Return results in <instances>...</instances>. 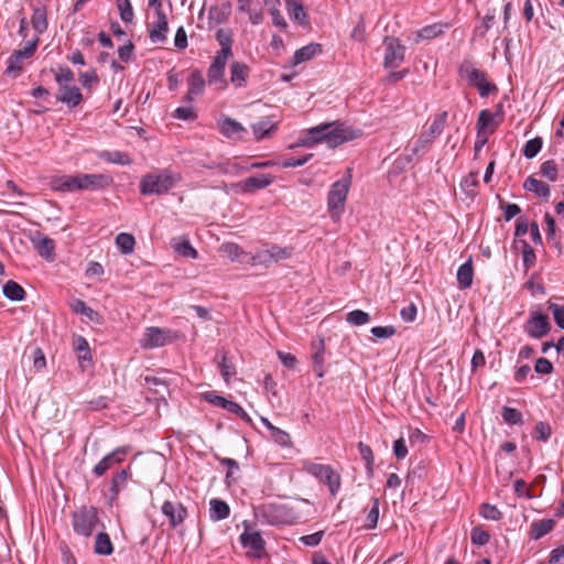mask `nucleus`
I'll list each match as a JSON object with an SVG mask.
<instances>
[{
  "mask_svg": "<svg viewBox=\"0 0 564 564\" xmlns=\"http://www.w3.org/2000/svg\"><path fill=\"white\" fill-rule=\"evenodd\" d=\"M360 134V130H354L345 123L327 122L308 129L306 135L300 140L297 145L311 148L325 142L328 148L334 149L345 142L355 140Z\"/></svg>",
  "mask_w": 564,
  "mask_h": 564,
  "instance_id": "1",
  "label": "nucleus"
},
{
  "mask_svg": "<svg viewBox=\"0 0 564 564\" xmlns=\"http://www.w3.org/2000/svg\"><path fill=\"white\" fill-rule=\"evenodd\" d=\"M181 180L178 174L169 170L158 171L144 175L140 181L142 195H162L171 189Z\"/></svg>",
  "mask_w": 564,
  "mask_h": 564,
  "instance_id": "2",
  "label": "nucleus"
},
{
  "mask_svg": "<svg viewBox=\"0 0 564 564\" xmlns=\"http://www.w3.org/2000/svg\"><path fill=\"white\" fill-rule=\"evenodd\" d=\"M351 169L347 170V175L340 178L339 181L335 182L330 191L328 193L327 197V206L328 212L330 214V217L338 221L340 219V216L344 212L345 203L347 199L348 191L351 183V175H350Z\"/></svg>",
  "mask_w": 564,
  "mask_h": 564,
  "instance_id": "3",
  "label": "nucleus"
},
{
  "mask_svg": "<svg viewBox=\"0 0 564 564\" xmlns=\"http://www.w3.org/2000/svg\"><path fill=\"white\" fill-rule=\"evenodd\" d=\"M459 75L467 79L470 86L478 89L481 97H488L498 90L495 84L487 82L486 73L475 68L470 61H464L458 68Z\"/></svg>",
  "mask_w": 564,
  "mask_h": 564,
  "instance_id": "4",
  "label": "nucleus"
},
{
  "mask_svg": "<svg viewBox=\"0 0 564 564\" xmlns=\"http://www.w3.org/2000/svg\"><path fill=\"white\" fill-rule=\"evenodd\" d=\"M448 118L447 111L440 112L431 123L427 130L423 131L412 148L413 154L425 152L432 145L434 140L443 132Z\"/></svg>",
  "mask_w": 564,
  "mask_h": 564,
  "instance_id": "5",
  "label": "nucleus"
},
{
  "mask_svg": "<svg viewBox=\"0 0 564 564\" xmlns=\"http://www.w3.org/2000/svg\"><path fill=\"white\" fill-rule=\"evenodd\" d=\"M98 521V512L95 507H84L73 513L74 531L86 538L91 535Z\"/></svg>",
  "mask_w": 564,
  "mask_h": 564,
  "instance_id": "6",
  "label": "nucleus"
},
{
  "mask_svg": "<svg viewBox=\"0 0 564 564\" xmlns=\"http://www.w3.org/2000/svg\"><path fill=\"white\" fill-rule=\"evenodd\" d=\"M305 469L321 481L326 484L333 496L336 495L340 487V476L333 470L328 465H322L316 463H310L305 466Z\"/></svg>",
  "mask_w": 564,
  "mask_h": 564,
  "instance_id": "7",
  "label": "nucleus"
},
{
  "mask_svg": "<svg viewBox=\"0 0 564 564\" xmlns=\"http://www.w3.org/2000/svg\"><path fill=\"white\" fill-rule=\"evenodd\" d=\"M386 54L383 65L386 68H397L404 59L405 47L400 40L393 36H387L383 41Z\"/></svg>",
  "mask_w": 564,
  "mask_h": 564,
  "instance_id": "8",
  "label": "nucleus"
},
{
  "mask_svg": "<svg viewBox=\"0 0 564 564\" xmlns=\"http://www.w3.org/2000/svg\"><path fill=\"white\" fill-rule=\"evenodd\" d=\"M274 178L275 177L271 174H258L234 184L232 187L235 191L242 193H253L257 189H262L271 185Z\"/></svg>",
  "mask_w": 564,
  "mask_h": 564,
  "instance_id": "9",
  "label": "nucleus"
},
{
  "mask_svg": "<svg viewBox=\"0 0 564 564\" xmlns=\"http://www.w3.org/2000/svg\"><path fill=\"white\" fill-rule=\"evenodd\" d=\"M37 43L39 37H35L31 42H28L23 50L14 51L8 61L7 73L19 74L22 70V59L29 58L33 55L37 47Z\"/></svg>",
  "mask_w": 564,
  "mask_h": 564,
  "instance_id": "10",
  "label": "nucleus"
},
{
  "mask_svg": "<svg viewBox=\"0 0 564 564\" xmlns=\"http://www.w3.org/2000/svg\"><path fill=\"white\" fill-rule=\"evenodd\" d=\"M77 176L78 189L97 191L108 187L112 178L106 174H79Z\"/></svg>",
  "mask_w": 564,
  "mask_h": 564,
  "instance_id": "11",
  "label": "nucleus"
},
{
  "mask_svg": "<svg viewBox=\"0 0 564 564\" xmlns=\"http://www.w3.org/2000/svg\"><path fill=\"white\" fill-rule=\"evenodd\" d=\"M550 328L551 324L549 317L540 313H532L525 325L527 333L533 338H541L545 336L550 332Z\"/></svg>",
  "mask_w": 564,
  "mask_h": 564,
  "instance_id": "12",
  "label": "nucleus"
},
{
  "mask_svg": "<svg viewBox=\"0 0 564 564\" xmlns=\"http://www.w3.org/2000/svg\"><path fill=\"white\" fill-rule=\"evenodd\" d=\"M162 513L169 518L170 525L176 528L184 522L187 510L181 502L165 501L162 506Z\"/></svg>",
  "mask_w": 564,
  "mask_h": 564,
  "instance_id": "13",
  "label": "nucleus"
},
{
  "mask_svg": "<svg viewBox=\"0 0 564 564\" xmlns=\"http://www.w3.org/2000/svg\"><path fill=\"white\" fill-rule=\"evenodd\" d=\"M170 330L161 329L158 327L147 328L143 338L141 339V346L143 348H155L164 346L170 337Z\"/></svg>",
  "mask_w": 564,
  "mask_h": 564,
  "instance_id": "14",
  "label": "nucleus"
},
{
  "mask_svg": "<svg viewBox=\"0 0 564 564\" xmlns=\"http://www.w3.org/2000/svg\"><path fill=\"white\" fill-rule=\"evenodd\" d=\"M31 241L42 258H45L48 261H53L55 259V242L53 239L36 231L31 238Z\"/></svg>",
  "mask_w": 564,
  "mask_h": 564,
  "instance_id": "15",
  "label": "nucleus"
},
{
  "mask_svg": "<svg viewBox=\"0 0 564 564\" xmlns=\"http://www.w3.org/2000/svg\"><path fill=\"white\" fill-rule=\"evenodd\" d=\"M240 541L243 547L253 551L254 556L261 557V554L264 552L265 541L262 539L260 532L248 531L246 529L245 532L240 535Z\"/></svg>",
  "mask_w": 564,
  "mask_h": 564,
  "instance_id": "16",
  "label": "nucleus"
},
{
  "mask_svg": "<svg viewBox=\"0 0 564 564\" xmlns=\"http://www.w3.org/2000/svg\"><path fill=\"white\" fill-rule=\"evenodd\" d=\"M127 454V449L124 447H119L111 452L110 454L106 455L93 469V473L100 477L102 476L108 469H110L113 465L119 464L122 462L123 456Z\"/></svg>",
  "mask_w": 564,
  "mask_h": 564,
  "instance_id": "17",
  "label": "nucleus"
},
{
  "mask_svg": "<svg viewBox=\"0 0 564 564\" xmlns=\"http://www.w3.org/2000/svg\"><path fill=\"white\" fill-rule=\"evenodd\" d=\"M56 99L66 104L68 107L74 108L82 102L83 95L77 86L67 85L59 87V93L56 96Z\"/></svg>",
  "mask_w": 564,
  "mask_h": 564,
  "instance_id": "18",
  "label": "nucleus"
},
{
  "mask_svg": "<svg viewBox=\"0 0 564 564\" xmlns=\"http://www.w3.org/2000/svg\"><path fill=\"white\" fill-rule=\"evenodd\" d=\"M188 91L186 94L185 99L187 101H193L195 97L203 94L205 88V80L203 77V73L198 69L192 72L187 79Z\"/></svg>",
  "mask_w": 564,
  "mask_h": 564,
  "instance_id": "19",
  "label": "nucleus"
},
{
  "mask_svg": "<svg viewBox=\"0 0 564 564\" xmlns=\"http://www.w3.org/2000/svg\"><path fill=\"white\" fill-rule=\"evenodd\" d=\"M285 2L290 18L303 26L308 25V15L303 8L302 0H285Z\"/></svg>",
  "mask_w": 564,
  "mask_h": 564,
  "instance_id": "20",
  "label": "nucleus"
},
{
  "mask_svg": "<svg viewBox=\"0 0 564 564\" xmlns=\"http://www.w3.org/2000/svg\"><path fill=\"white\" fill-rule=\"evenodd\" d=\"M169 25H167V19L166 15L161 11L158 10V20L153 24V28L150 31V39L153 43H159L165 41L166 36L165 33L167 32Z\"/></svg>",
  "mask_w": 564,
  "mask_h": 564,
  "instance_id": "21",
  "label": "nucleus"
},
{
  "mask_svg": "<svg viewBox=\"0 0 564 564\" xmlns=\"http://www.w3.org/2000/svg\"><path fill=\"white\" fill-rule=\"evenodd\" d=\"M322 53V45L318 43H311L308 45H305L297 51H295L293 55V64L299 65L301 63H304L306 61L312 59L316 55Z\"/></svg>",
  "mask_w": 564,
  "mask_h": 564,
  "instance_id": "22",
  "label": "nucleus"
},
{
  "mask_svg": "<svg viewBox=\"0 0 564 564\" xmlns=\"http://www.w3.org/2000/svg\"><path fill=\"white\" fill-rule=\"evenodd\" d=\"M249 67L245 63L234 62L230 66V80L236 87H242L249 76Z\"/></svg>",
  "mask_w": 564,
  "mask_h": 564,
  "instance_id": "23",
  "label": "nucleus"
},
{
  "mask_svg": "<svg viewBox=\"0 0 564 564\" xmlns=\"http://www.w3.org/2000/svg\"><path fill=\"white\" fill-rule=\"evenodd\" d=\"M555 525V521L553 519H543L540 521H534L530 525V536L532 540H539L542 536L550 533Z\"/></svg>",
  "mask_w": 564,
  "mask_h": 564,
  "instance_id": "24",
  "label": "nucleus"
},
{
  "mask_svg": "<svg viewBox=\"0 0 564 564\" xmlns=\"http://www.w3.org/2000/svg\"><path fill=\"white\" fill-rule=\"evenodd\" d=\"M314 352L312 355L313 369L318 378L324 377V354L325 345L324 340H319L318 344H313Z\"/></svg>",
  "mask_w": 564,
  "mask_h": 564,
  "instance_id": "25",
  "label": "nucleus"
},
{
  "mask_svg": "<svg viewBox=\"0 0 564 564\" xmlns=\"http://www.w3.org/2000/svg\"><path fill=\"white\" fill-rule=\"evenodd\" d=\"M474 276V269L471 259L463 263L457 270V281L459 289L465 290L471 286Z\"/></svg>",
  "mask_w": 564,
  "mask_h": 564,
  "instance_id": "26",
  "label": "nucleus"
},
{
  "mask_svg": "<svg viewBox=\"0 0 564 564\" xmlns=\"http://www.w3.org/2000/svg\"><path fill=\"white\" fill-rule=\"evenodd\" d=\"M523 188L529 192H533L539 197H543V198H547L550 196V192H551L550 186L546 183L539 181L533 176H529L524 181Z\"/></svg>",
  "mask_w": 564,
  "mask_h": 564,
  "instance_id": "27",
  "label": "nucleus"
},
{
  "mask_svg": "<svg viewBox=\"0 0 564 564\" xmlns=\"http://www.w3.org/2000/svg\"><path fill=\"white\" fill-rule=\"evenodd\" d=\"M209 505V517L212 520L219 521L229 517L230 508L225 501L212 499Z\"/></svg>",
  "mask_w": 564,
  "mask_h": 564,
  "instance_id": "28",
  "label": "nucleus"
},
{
  "mask_svg": "<svg viewBox=\"0 0 564 564\" xmlns=\"http://www.w3.org/2000/svg\"><path fill=\"white\" fill-rule=\"evenodd\" d=\"M2 291H3V295L8 300L13 301V302H20L25 296L24 289L19 283H17L15 281H12V280L8 281L3 285Z\"/></svg>",
  "mask_w": 564,
  "mask_h": 564,
  "instance_id": "29",
  "label": "nucleus"
},
{
  "mask_svg": "<svg viewBox=\"0 0 564 564\" xmlns=\"http://www.w3.org/2000/svg\"><path fill=\"white\" fill-rule=\"evenodd\" d=\"M94 551L99 555H110L113 552L110 536L107 533L100 532L96 535Z\"/></svg>",
  "mask_w": 564,
  "mask_h": 564,
  "instance_id": "30",
  "label": "nucleus"
},
{
  "mask_svg": "<svg viewBox=\"0 0 564 564\" xmlns=\"http://www.w3.org/2000/svg\"><path fill=\"white\" fill-rule=\"evenodd\" d=\"M99 158L109 163L129 165L132 163V159L124 152L121 151H102L99 153Z\"/></svg>",
  "mask_w": 564,
  "mask_h": 564,
  "instance_id": "31",
  "label": "nucleus"
},
{
  "mask_svg": "<svg viewBox=\"0 0 564 564\" xmlns=\"http://www.w3.org/2000/svg\"><path fill=\"white\" fill-rule=\"evenodd\" d=\"M494 121H495V115L494 113H491L487 109L481 110L479 112L478 120H477V131L487 132L488 135H489L496 129V126L494 124Z\"/></svg>",
  "mask_w": 564,
  "mask_h": 564,
  "instance_id": "32",
  "label": "nucleus"
},
{
  "mask_svg": "<svg viewBox=\"0 0 564 564\" xmlns=\"http://www.w3.org/2000/svg\"><path fill=\"white\" fill-rule=\"evenodd\" d=\"M77 183H78V181H77L76 175L75 176L64 175V176L55 178L52 182V187L55 191L73 192V191L78 189Z\"/></svg>",
  "mask_w": 564,
  "mask_h": 564,
  "instance_id": "33",
  "label": "nucleus"
},
{
  "mask_svg": "<svg viewBox=\"0 0 564 564\" xmlns=\"http://www.w3.org/2000/svg\"><path fill=\"white\" fill-rule=\"evenodd\" d=\"M272 165H274V163L272 161L254 162L249 167L240 166L237 163H227L225 165H221L220 169H221V172H224V173L239 174L243 171H248L249 169H265V167H269Z\"/></svg>",
  "mask_w": 564,
  "mask_h": 564,
  "instance_id": "34",
  "label": "nucleus"
},
{
  "mask_svg": "<svg viewBox=\"0 0 564 564\" xmlns=\"http://www.w3.org/2000/svg\"><path fill=\"white\" fill-rule=\"evenodd\" d=\"M70 307L75 313L86 316L91 322L98 323L100 319L99 314L91 307L87 306L86 303L80 299L73 300Z\"/></svg>",
  "mask_w": 564,
  "mask_h": 564,
  "instance_id": "35",
  "label": "nucleus"
},
{
  "mask_svg": "<svg viewBox=\"0 0 564 564\" xmlns=\"http://www.w3.org/2000/svg\"><path fill=\"white\" fill-rule=\"evenodd\" d=\"M275 128V123H273L269 118H264L252 126V131L256 139L261 140L269 137Z\"/></svg>",
  "mask_w": 564,
  "mask_h": 564,
  "instance_id": "36",
  "label": "nucleus"
},
{
  "mask_svg": "<svg viewBox=\"0 0 564 564\" xmlns=\"http://www.w3.org/2000/svg\"><path fill=\"white\" fill-rule=\"evenodd\" d=\"M245 128L238 121L226 118L220 122V132L227 137L232 138L238 133L245 132Z\"/></svg>",
  "mask_w": 564,
  "mask_h": 564,
  "instance_id": "37",
  "label": "nucleus"
},
{
  "mask_svg": "<svg viewBox=\"0 0 564 564\" xmlns=\"http://www.w3.org/2000/svg\"><path fill=\"white\" fill-rule=\"evenodd\" d=\"M33 29L37 33H43L47 29L46 11L44 8H35L31 18Z\"/></svg>",
  "mask_w": 564,
  "mask_h": 564,
  "instance_id": "38",
  "label": "nucleus"
},
{
  "mask_svg": "<svg viewBox=\"0 0 564 564\" xmlns=\"http://www.w3.org/2000/svg\"><path fill=\"white\" fill-rule=\"evenodd\" d=\"M116 243L123 254H130L134 250L135 239L131 234L121 232L117 235Z\"/></svg>",
  "mask_w": 564,
  "mask_h": 564,
  "instance_id": "39",
  "label": "nucleus"
},
{
  "mask_svg": "<svg viewBox=\"0 0 564 564\" xmlns=\"http://www.w3.org/2000/svg\"><path fill=\"white\" fill-rule=\"evenodd\" d=\"M248 262L251 265H263L269 267L270 264L274 263L272 259V254L270 252V248L258 250L256 253H253Z\"/></svg>",
  "mask_w": 564,
  "mask_h": 564,
  "instance_id": "40",
  "label": "nucleus"
},
{
  "mask_svg": "<svg viewBox=\"0 0 564 564\" xmlns=\"http://www.w3.org/2000/svg\"><path fill=\"white\" fill-rule=\"evenodd\" d=\"M478 173L470 172L460 183L462 189L469 196L474 197L477 194L476 187L478 186Z\"/></svg>",
  "mask_w": 564,
  "mask_h": 564,
  "instance_id": "41",
  "label": "nucleus"
},
{
  "mask_svg": "<svg viewBox=\"0 0 564 564\" xmlns=\"http://www.w3.org/2000/svg\"><path fill=\"white\" fill-rule=\"evenodd\" d=\"M358 449H359L361 458L366 462L368 475L372 476L373 462H375L372 449L370 448V446H368L367 444H365L362 442L358 443Z\"/></svg>",
  "mask_w": 564,
  "mask_h": 564,
  "instance_id": "42",
  "label": "nucleus"
},
{
  "mask_svg": "<svg viewBox=\"0 0 564 564\" xmlns=\"http://www.w3.org/2000/svg\"><path fill=\"white\" fill-rule=\"evenodd\" d=\"M501 414L508 424L521 425L523 423L522 413L518 409L503 406Z\"/></svg>",
  "mask_w": 564,
  "mask_h": 564,
  "instance_id": "43",
  "label": "nucleus"
},
{
  "mask_svg": "<svg viewBox=\"0 0 564 564\" xmlns=\"http://www.w3.org/2000/svg\"><path fill=\"white\" fill-rule=\"evenodd\" d=\"M128 478L129 473L126 469H122L113 476L110 487L113 497H117L121 488L126 486Z\"/></svg>",
  "mask_w": 564,
  "mask_h": 564,
  "instance_id": "44",
  "label": "nucleus"
},
{
  "mask_svg": "<svg viewBox=\"0 0 564 564\" xmlns=\"http://www.w3.org/2000/svg\"><path fill=\"white\" fill-rule=\"evenodd\" d=\"M543 144L542 138L535 137L524 144L523 155L527 159H533L541 150Z\"/></svg>",
  "mask_w": 564,
  "mask_h": 564,
  "instance_id": "45",
  "label": "nucleus"
},
{
  "mask_svg": "<svg viewBox=\"0 0 564 564\" xmlns=\"http://www.w3.org/2000/svg\"><path fill=\"white\" fill-rule=\"evenodd\" d=\"M346 321L351 325L361 326L370 321V315L361 310H355L347 314Z\"/></svg>",
  "mask_w": 564,
  "mask_h": 564,
  "instance_id": "46",
  "label": "nucleus"
},
{
  "mask_svg": "<svg viewBox=\"0 0 564 564\" xmlns=\"http://www.w3.org/2000/svg\"><path fill=\"white\" fill-rule=\"evenodd\" d=\"M270 435L274 443L282 447H292L293 445L290 434L279 427L273 429Z\"/></svg>",
  "mask_w": 564,
  "mask_h": 564,
  "instance_id": "47",
  "label": "nucleus"
},
{
  "mask_svg": "<svg viewBox=\"0 0 564 564\" xmlns=\"http://www.w3.org/2000/svg\"><path fill=\"white\" fill-rule=\"evenodd\" d=\"M540 173L550 182H555L557 178V167L553 160L545 161L541 164Z\"/></svg>",
  "mask_w": 564,
  "mask_h": 564,
  "instance_id": "48",
  "label": "nucleus"
},
{
  "mask_svg": "<svg viewBox=\"0 0 564 564\" xmlns=\"http://www.w3.org/2000/svg\"><path fill=\"white\" fill-rule=\"evenodd\" d=\"M55 80L59 87L70 85L74 80V73L68 67H59L55 73Z\"/></svg>",
  "mask_w": 564,
  "mask_h": 564,
  "instance_id": "49",
  "label": "nucleus"
},
{
  "mask_svg": "<svg viewBox=\"0 0 564 564\" xmlns=\"http://www.w3.org/2000/svg\"><path fill=\"white\" fill-rule=\"evenodd\" d=\"M216 39L221 46L220 50L231 51L232 33L229 29H219L216 33Z\"/></svg>",
  "mask_w": 564,
  "mask_h": 564,
  "instance_id": "50",
  "label": "nucleus"
},
{
  "mask_svg": "<svg viewBox=\"0 0 564 564\" xmlns=\"http://www.w3.org/2000/svg\"><path fill=\"white\" fill-rule=\"evenodd\" d=\"M521 242L523 245V251H522L523 265H524L525 270H529L530 268L534 267V264H535V261H536L535 252L525 240H522Z\"/></svg>",
  "mask_w": 564,
  "mask_h": 564,
  "instance_id": "51",
  "label": "nucleus"
},
{
  "mask_svg": "<svg viewBox=\"0 0 564 564\" xmlns=\"http://www.w3.org/2000/svg\"><path fill=\"white\" fill-rule=\"evenodd\" d=\"M552 434V429L549 423L540 421L534 427V437L538 441L546 442Z\"/></svg>",
  "mask_w": 564,
  "mask_h": 564,
  "instance_id": "52",
  "label": "nucleus"
},
{
  "mask_svg": "<svg viewBox=\"0 0 564 564\" xmlns=\"http://www.w3.org/2000/svg\"><path fill=\"white\" fill-rule=\"evenodd\" d=\"M117 7L120 18L123 22H131L133 19V9L129 0H117Z\"/></svg>",
  "mask_w": 564,
  "mask_h": 564,
  "instance_id": "53",
  "label": "nucleus"
},
{
  "mask_svg": "<svg viewBox=\"0 0 564 564\" xmlns=\"http://www.w3.org/2000/svg\"><path fill=\"white\" fill-rule=\"evenodd\" d=\"M480 514L487 520L498 521L502 518V512L494 505L484 503Z\"/></svg>",
  "mask_w": 564,
  "mask_h": 564,
  "instance_id": "54",
  "label": "nucleus"
},
{
  "mask_svg": "<svg viewBox=\"0 0 564 564\" xmlns=\"http://www.w3.org/2000/svg\"><path fill=\"white\" fill-rule=\"evenodd\" d=\"M490 535L487 531L482 530L480 527L473 528L470 532V540L476 545H485L489 542Z\"/></svg>",
  "mask_w": 564,
  "mask_h": 564,
  "instance_id": "55",
  "label": "nucleus"
},
{
  "mask_svg": "<svg viewBox=\"0 0 564 564\" xmlns=\"http://www.w3.org/2000/svg\"><path fill=\"white\" fill-rule=\"evenodd\" d=\"M219 368L224 380L229 382L230 378L235 376L236 369L225 354H223L221 360L219 361Z\"/></svg>",
  "mask_w": 564,
  "mask_h": 564,
  "instance_id": "56",
  "label": "nucleus"
},
{
  "mask_svg": "<svg viewBox=\"0 0 564 564\" xmlns=\"http://www.w3.org/2000/svg\"><path fill=\"white\" fill-rule=\"evenodd\" d=\"M203 398L208 403H210L213 405H216V406H219V408H223L225 410H227L229 403L231 402L230 400H227L226 398L216 394L214 391L205 392L203 394Z\"/></svg>",
  "mask_w": 564,
  "mask_h": 564,
  "instance_id": "57",
  "label": "nucleus"
},
{
  "mask_svg": "<svg viewBox=\"0 0 564 564\" xmlns=\"http://www.w3.org/2000/svg\"><path fill=\"white\" fill-rule=\"evenodd\" d=\"M293 248L290 247H279L271 246L270 252L272 254L273 262H279L280 260H284L291 257Z\"/></svg>",
  "mask_w": 564,
  "mask_h": 564,
  "instance_id": "58",
  "label": "nucleus"
},
{
  "mask_svg": "<svg viewBox=\"0 0 564 564\" xmlns=\"http://www.w3.org/2000/svg\"><path fill=\"white\" fill-rule=\"evenodd\" d=\"M495 19H496V14H495V11L492 12H488L484 19H482V23L480 26L476 28L475 30V33L480 36V37H484L487 33V31L491 28V25L495 23Z\"/></svg>",
  "mask_w": 564,
  "mask_h": 564,
  "instance_id": "59",
  "label": "nucleus"
},
{
  "mask_svg": "<svg viewBox=\"0 0 564 564\" xmlns=\"http://www.w3.org/2000/svg\"><path fill=\"white\" fill-rule=\"evenodd\" d=\"M175 251L185 258H196L197 251L192 247L188 240H183L175 245Z\"/></svg>",
  "mask_w": 564,
  "mask_h": 564,
  "instance_id": "60",
  "label": "nucleus"
},
{
  "mask_svg": "<svg viewBox=\"0 0 564 564\" xmlns=\"http://www.w3.org/2000/svg\"><path fill=\"white\" fill-rule=\"evenodd\" d=\"M378 519H379V499L375 498L372 507L370 508V510L367 514L368 523L366 524V527L368 529H375L377 527Z\"/></svg>",
  "mask_w": 564,
  "mask_h": 564,
  "instance_id": "61",
  "label": "nucleus"
},
{
  "mask_svg": "<svg viewBox=\"0 0 564 564\" xmlns=\"http://www.w3.org/2000/svg\"><path fill=\"white\" fill-rule=\"evenodd\" d=\"M75 348L79 352V360L90 359V349L87 340L84 337H77L75 340Z\"/></svg>",
  "mask_w": 564,
  "mask_h": 564,
  "instance_id": "62",
  "label": "nucleus"
},
{
  "mask_svg": "<svg viewBox=\"0 0 564 564\" xmlns=\"http://www.w3.org/2000/svg\"><path fill=\"white\" fill-rule=\"evenodd\" d=\"M549 308L553 313L555 324L564 330V306L555 303H550Z\"/></svg>",
  "mask_w": 564,
  "mask_h": 564,
  "instance_id": "63",
  "label": "nucleus"
},
{
  "mask_svg": "<svg viewBox=\"0 0 564 564\" xmlns=\"http://www.w3.org/2000/svg\"><path fill=\"white\" fill-rule=\"evenodd\" d=\"M221 249L232 261L238 260L245 253L237 243L232 242L223 245Z\"/></svg>",
  "mask_w": 564,
  "mask_h": 564,
  "instance_id": "64",
  "label": "nucleus"
}]
</instances>
